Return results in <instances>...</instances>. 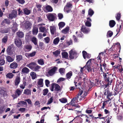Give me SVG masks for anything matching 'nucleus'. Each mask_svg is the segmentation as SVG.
Instances as JSON below:
<instances>
[{
    "label": "nucleus",
    "instance_id": "6ab92c4d",
    "mask_svg": "<svg viewBox=\"0 0 123 123\" xmlns=\"http://www.w3.org/2000/svg\"><path fill=\"white\" fill-rule=\"evenodd\" d=\"M31 41L35 45H38L37 40V38L35 37H33L31 38Z\"/></svg>",
    "mask_w": 123,
    "mask_h": 123
},
{
    "label": "nucleus",
    "instance_id": "8fccbe9b",
    "mask_svg": "<svg viewBox=\"0 0 123 123\" xmlns=\"http://www.w3.org/2000/svg\"><path fill=\"white\" fill-rule=\"evenodd\" d=\"M113 34V32L111 31H108L107 33V36L108 37H110L112 36Z\"/></svg>",
    "mask_w": 123,
    "mask_h": 123
},
{
    "label": "nucleus",
    "instance_id": "864d4df0",
    "mask_svg": "<svg viewBox=\"0 0 123 123\" xmlns=\"http://www.w3.org/2000/svg\"><path fill=\"white\" fill-rule=\"evenodd\" d=\"M65 69L63 68H60L59 69V72L62 75H63L65 73Z\"/></svg>",
    "mask_w": 123,
    "mask_h": 123
},
{
    "label": "nucleus",
    "instance_id": "cd10ccee",
    "mask_svg": "<svg viewBox=\"0 0 123 123\" xmlns=\"http://www.w3.org/2000/svg\"><path fill=\"white\" fill-rule=\"evenodd\" d=\"M72 6V4L70 2L67 3L65 7L64 10H65L67 9H70L71 8Z\"/></svg>",
    "mask_w": 123,
    "mask_h": 123
},
{
    "label": "nucleus",
    "instance_id": "72a5a7b5",
    "mask_svg": "<svg viewBox=\"0 0 123 123\" xmlns=\"http://www.w3.org/2000/svg\"><path fill=\"white\" fill-rule=\"evenodd\" d=\"M115 68H117L121 72L123 70L122 66L120 65H115L114 66Z\"/></svg>",
    "mask_w": 123,
    "mask_h": 123
},
{
    "label": "nucleus",
    "instance_id": "6e6552de",
    "mask_svg": "<svg viewBox=\"0 0 123 123\" xmlns=\"http://www.w3.org/2000/svg\"><path fill=\"white\" fill-rule=\"evenodd\" d=\"M56 16V14L55 13H49L47 15V18L51 21H54Z\"/></svg>",
    "mask_w": 123,
    "mask_h": 123
},
{
    "label": "nucleus",
    "instance_id": "49530a36",
    "mask_svg": "<svg viewBox=\"0 0 123 123\" xmlns=\"http://www.w3.org/2000/svg\"><path fill=\"white\" fill-rule=\"evenodd\" d=\"M30 75L31 76L33 79H35L36 77V73L34 72H31L30 73Z\"/></svg>",
    "mask_w": 123,
    "mask_h": 123
},
{
    "label": "nucleus",
    "instance_id": "bb28decb",
    "mask_svg": "<svg viewBox=\"0 0 123 123\" xmlns=\"http://www.w3.org/2000/svg\"><path fill=\"white\" fill-rule=\"evenodd\" d=\"M36 52L35 51L32 52L30 53H28L26 54V56L27 57L28 56L32 57L34 56L35 55Z\"/></svg>",
    "mask_w": 123,
    "mask_h": 123
},
{
    "label": "nucleus",
    "instance_id": "a19ab883",
    "mask_svg": "<svg viewBox=\"0 0 123 123\" xmlns=\"http://www.w3.org/2000/svg\"><path fill=\"white\" fill-rule=\"evenodd\" d=\"M59 41V37H57L54 40L53 43L55 44L56 45L58 44Z\"/></svg>",
    "mask_w": 123,
    "mask_h": 123
},
{
    "label": "nucleus",
    "instance_id": "0e129e2a",
    "mask_svg": "<svg viewBox=\"0 0 123 123\" xmlns=\"http://www.w3.org/2000/svg\"><path fill=\"white\" fill-rule=\"evenodd\" d=\"M44 40L46 43H49L50 41V39L48 37L45 38L44 39Z\"/></svg>",
    "mask_w": 123,
    "mask_h": 123
},
{
    "label": "nucleus",
    "instance_id": "603ef678",
    "mask_svg": "<svg viewBox=\"0 0 123 123\" xmlns=\"http://www.w3.org/2000/svg\"><path fill=\"white\" fill-rule=\"evenodd\" d=\"M53 54L55 55V56H57L60 53V51L58 50H56L55 51H53Z\"/></svg>",
    "mask_w": 123,
    "mask_h": 123
},
{
    "label": "nucleus",
    "instance_id": "9b49d317",
    "mask_svg": "<svg viewBox=\"0 0 123 123\" xmlns=\"http://www.w3.org/2000/svg\"><path fill=\"white\" fill-rule=\"evenodd\" d=\"M7 54L9 55H12L13 54V51L12 46H8L7 50Z\"/></svg>",
    "mask_w": 123,
    "mask_h": 123
},
{
    "label": "nucleus",
    "instance_id": "2eb2a0df",
    "mask_svg": "<svg viewBox=\"0 0 123 123\" xmlns=\"http://www.w3.org/2000/svg\"><path fill=\"white\" fill-rule=\"evenodd\" d=\"M22 91L23 90H19V89H17L16 92V95L14 96V95H13L14 98H16L17 97L19 96L21 94Z\"/></svg>",
    "mask_w": 123,
    "mask_h": 123
},
{
    "label": "nucleus",
    "instance_id": "1a4fd4ad",
    "mask_svg": "<svg viewBox=\"0 0 123 123\" xmlns=\"http://www.w3.org/2000/svg\"><path fill=\"white\" fill-rule=\"evenodd\" d=\"M17 15V11L15 10H13L12 11L11 13L9 14L8 18L12 19L13 18H16Z\"/></svg>",
    "mask_w": 123,
    "mask_h": 123
},
{
    "label": "nucleus",
    "instance_id": "473e14b6",
    "mask_svg": "<svg viewBox=\"0 0 123 123\" xmlns=\"http://www.w3.org/2000/svg\"><path fill=\"white\" fill-rule=\"evenodd\" d=\"M14 75L12 73H8L6 75V77L7 78L9 79L12 78L13 77Z\"/></svg>",
    "mask_w": 123,
    "mask_h": 123
},
{
    "label": "nucleus",
    "instance_id": "e2e57ef3",
    "mask_svg": "<svg viewBox=\"0 0 123 123\" xmlns=\"http://www.w3.org/2000/svg\"><path fill=\"white\" fill-rule=\"evenodd\" d=\"M53 100V98L52 97L50 98L48 100L47 104L49 105L52 102Z\"/></svg>",
    "mask_w": 123,
    "mask_h": 123
},
{
    "label": "nucleus",
    "instance_id": "052dcab7",
    "mask_svg": "<svg viewBox=\"0 0 123 123\" xmlns=\"http://www.w3.org/2000/svg\"><path fill=\"white\" fill-rule=\"evenodd\" d=\"M5 110L4 106H2L0 107V113H2Z\"/></svg>",
    "mask_w": 123,
    "mask_h": 123
},
{
    "label": "nucleus",
    "instance_id": "c9c22d12",
    "mask_svg": "<svg viewBox=\"0 0 123 123\" xmlns=\"http://www.w3.org/2000/svg\"><path fill=\"white\" fill-rule=\"evenodd\" d=\"M62 57L63 58H66L68 56V53L65 52H62Z\"/></svg>",
    "mask_w": 123,
    "mask_h": 123
},
{
    "label": "nucleus",
    "instance_id": "f704fd0d",
    "mask_svg": "<svg viewBox=\"0 0 123 123\" xmlns=\"http://www.w3.org/2000/svg\"><path fill=\"white\" fill-rule=\"evenodd\" d=\"M115 24L116 23L115 21L113 20H111L109 22V25L111 27H113Z\"/></svg>",
    "mask_w": 123,
    "mask_h": 123
},
{
    "label": "nucleus",
    "instance_id": "58836bf2",
    "mask_svg": "<svg viewBox=\"0 0 123 123\" xmlns=\"http://www.w3.org/2000/svg\"><path fill=\"white\" fill-rule=\"evenodd\" d=\"M6 57L7 61L8 62H12L14 60L10 56H6Z\"/></svg>",
    "mask_w": 123,
    "mask_h": 123
},
{
    "label": "nucleus",
    "instance_id": "774afa93",
    "mask_svg": "<svg viewBox=\"0 0 123 123\" xmlns=\"http://www.w3.org/2000/svg\"><path fill=\"white\" fill-rule=\"evenodd\" d=\"M26 110V109L25 108H21L19 109V111L22 112H24Z\"/></svg>",
    "mask_w": 123,
    "mask_h": 123
},
{
    "label": "nucleus",
    "instance_id": "37998d69",
    "mask_svg": "<svg viewBox=\"0 0 123 123\" xmlns=\"http://www.w3.org/2000/svg\"><path fill=\"white\" fill-rule=\"evenodd\" d=\"M23 11L24 13L27 15H29L30 13V10L26 8L24 9Z\"/></svg>",
    "mask_w": 123,
    "mask_h": 123
},
{
    "label": "nucleus",
    "instance_id": "09e8293b",
    "mask_svg": "<svg viewBox=\"0 0 123 123\" xmlns=\"http://www.w3.org/2000/svg\"><path fill=\"white\" fill-rule=\"evenodd\" d=\"M117 94L116 93H115L114 94L112 92H109L108 94L107 95V98L108 99H110V97L111 95H115Z\"/></svg>",
    "mask_w": 123,
    "mask_h": 123
},
{
    "label": "nucleus",
    "instance_id": "a18cd8bd",
    "mask_svg": "<svg viewBox=\"0 0 123 123\" xmlns=\"http://www.w3.org/2000/svg\"><path fill=\"white\" fill-rule=\"evenodd\" d=\"M5 61L3 58L0 57V65L1 66L3 65L5 63Z\"/></svg>",
    "mask_w": 123,
    "mask_h": 123
},
{
    "label": "nucleus",
    "instance_id": "39448f33",
    "mask_svg": "<svg viewBox=\"0 0 123 123\" xmlns=\"http://www.w3.org/2000/svg\"><path fill=\"white\" fill-rule=\"evenodd\" d=\"M69 57L71 59L76 58L77 56V52L74 49L71 50L69 52Z\"/></svg>",
    "mask_w": 123,
    "mask_h": 123
},
{
    "label": "nucleus",
    "instance_id": "de8ad7c7",
    "mask_svg": "<svg viewBox=\"0 0 123 123\" xmlns=\"http://www.w3.org/2000/svg\"><path fill=\"white\" fill-rule=\"evenodd\" d=\"M59 101L62 103H65L67 101V99L65 98H62L60 99Z\"/></svg>",
    "mask_w": 123,
    "mask_h": 123
},
{
    "label": "nucleus",
    "instance_id": "4c0bfd02",
    "mask_svg": "<svg viewBox=\"0 0 123 123\" xmlns=\"http://www.w3.org/2000/svg\"><path fill=\"white\" fill-rule=\"evenodd\" d=\"M72 75V72L71 71H70L66 74V76L67 79H70Z\"/></svg>",
    "mask_w": 123,
    "mask_h": 123
},
{
    "label": "nucleus",
    "instance_id": "dca6fc26",
    "mask_svg": "<svg viewBox=\"0 0 123 123\" xmlns=\"http://www.w3.org/2000/svg\"><path fill=\"white\" fill-rule=\"evenodd\" d=\"M38 85L39 87H42L43 86V80L42 79H38Z\"/></svg>",
    "mask_w": 123,
    "mask_h": 123
},
{
    "label": "nucleus",
    "instance_id": "412c9836",
    "mask_svg": "<svg viewBox=\"0 0 123 123\" xmlns=\"http://www.w3.org/2000/svg\"><path fill=\"white\" fill-rule=\"evenodd\" d=\"M50 29L51 33L54 34L56 31V29L54 26H51L50 27Z\"/></svg>",
    "mask_w": 123,
    "mask_h": 123
},
{
    "label": "nucleus",
    "instance_id": "393cba45",
    "mask_svg": "<svg viewBox=\"0 0 123 123\" xmlns=\"http://www.w3.org/2000/svg\"><path fill=\"white\" fill-rule=\"evenodd\" d=\"M24 93L27 95H30L31 94V91L29 89H25Z\"/></svg>",
    "mask_w": 123,
    "mask_h": 123
},
{
    "label": "nucleus",
    "instance_id": "20e7f679",
    "mask_svg": "<svg viewBox=\"0 0 123 123\" xmlns=\"http://www.w3.org/2000/svg\"><path fill=\"white\" fill-rule=\"evenodd\" d=\"M50 90L52 91H55L56 92H58L60 91L61 88L59 85L56 84H53L51 85L50 88Z\"/></svg>",
    "mask_w": 123,
    "mask_h": 123
},
{
    "label": "nucleus",
    "instance_id": "7ed1b4c3",
    "mask_svg": "<svg viewBox=\"0 0 123 123\" xmlns=\"http://www.w3.org/2000/svg\"><path fill=\"white\" fill-rule=\"evenodd\" d=\"M26 66L29 67L32 70L35 71H38L41 67L34 62L30 63L29 64H27Z\"/></svg>",
    "mask_w": 123,
    "mask_h": 123
},
{
    "label": "nucleus",
    "instance_id": "b1692460",
    "mask_svg": "<svg viewBox=\"0 0 123 123\" xmlns=\"http://www.w3.org/2000/svg\"><path fill=\"white\" fill-rule=\"evenodd\" d=\"M45 9L46 10V12H51L53 11L52 8L49 5H47L45 7Z\"/></svg>",
    "mask_w": 123,
    "mask_h": 123
},
{
    "label": "nucleus",
    "instance_id": "7c9ffc66",
    "mask_svg": "<svg viewBox=\"0 0 123 123\" xmlns=\"http://www.w3.org/2000/svg\"><path fill=\"white\" fill-rule=\"evenodd\" d=\"M69 30V28L68 27H66L63 29L62 31V32L64 34H66L68 33Z\"/></svg>",
    "mask_w": 123,
    "mask_h": 123
},
{
    "label": "nucleus",
    "instance_id": "5fc2aeb1",
    "mask_svg": "<svg viewBox=\"0 0 123 123\" xmlns=\"http://www.w3.org/2000/svg\"><path fill=\"white\" fill-rule=\"evenodd\" d=\"M8 39L7 37L6 36L2 39V42L3 43H6Z\"/></svg>",
    "mask_w": 123,
    "mask_h": 123
},
{
    "label": "nucleus",
    "instance_id": "f3484780",
    "mask_svg": "<svg viewBox=\"0 0 123 123\" xmlns=\"http://www.w3.org/2000/svg\"><path fill=\"white\" fill-rule=\"evenodd\" d=\"M18 104L21 105L22 107L25 106L27 107V106L26 102L24 101H20L18 103Z\"/></svg>",
    "mask_w": 123,
    "mask_h": 123
},
{
    "label": "nucleus",
    "instance_id": "13d9d810",
    "mask_svg": "<svg viewBox=\"0 0 123 123\" xmlns=\"http://www.w3.org/2000/svg\"><path fill=\"white\" fill-rule=\"evenodd\" d=\"M108 102H110L109 101H106L104 102L103 103V105L102 106L101 108L104 109L105 108V106L106 105L107 103Z\"/></svg>",
    "mask_w": 123,
    "mask_h": 123
},
{
    "label": "nucleus",
    "instance_id": "2f4dec72",
    "mask_svg": "<svg viewBox=\"0 0 123 123\" xmlns=\"http://www.w3.org/2000/svg\"><path fill=\"white\" fill-rule=\"evenodd\" d=\"M84 68H85V69L87 70L89 72H91V71L92 69L90 65H86L84 67Z\"/></svg>",
    "mask_w": 123,
    "mask_h": 123
},
{
    "label": "nucleus",
    "instance_id": "a878e982",
    "mask_svg": "<svg viewBox=\"0 0 123 123\" xmlns=\"http://www.w3.org/2000/svg\"><path fill=\"white\" fill-rule=\"evenodd\" d=\"M26 51H29L31 49L32 47L31 45H27L24 47Z\"/></svg>",
    "mask_w": 123,
    "mask_h": 123
},
{
    "label": "nucleus",
    "instance_id": "0eeeda50",
    "mask_svg": "<svg viewBox=\"0 0 123 123\" xmlns=\"http://www.w3.org/2000/svg\"><path fill=\"white\" fill-rule=\"evenodd\" d=\"M57 69V68L56 67H51L50 68L48 73L50 76H52L55 73Z\"/></svg>",
    "mask_w": 123,
    "mask_h": 123
},
{
    "label": "nucleus",
    "instance_id": "aec40b11",
    "mask_svg": "<svg viewBox=\"0 0 123 123\" xmlns=\"http://www.w3.org/2000/svg\"><path fill=\"white\" fill-rule=\"evenodd\" d=\"M20 81V78L19 76H17L15 81V85L17 86L19 84Z\"/></svg>",
    "mask_w": 123,
    "mask_h": 123
},
{
    "label": "nucleus",
    "instance_id": "69168bd1",
    "mask_svg": "<svg viewBox=\"0 0 123 123\" xmlns=\"http://www.w3.org/2000/svg\"><path fill=\"white\" fill-rule=\"evenodd\" d=\"M84 58L85 59L86 58V56L87 55L86 52L85 51H83L82 52Z\"/></svg>",
    "mask_w": 123,
    "mask_h": 123
},
{
    "label": "nucleus",
    "instance_id": "9d476101",
    "mask_svg": "<svg viewBox=\"0 0 123 123\" xmlns=\"http://www.w3.org/2000/svg\"><path fill=\"white\" fill-rule=\"evenodd\" d=\"M43 25H45L44 24H41L38 25L39 27V29L40 31L42 32L46 33L47 32V30L44 27H43Z\"/></svg>",
    "mask_w": 123,
    "mask_h": 123
},
{
    "label": "nucleus",
    "instance_id": "c03bdc74",
    "mask_svg": "<svg viewBox=\"0 0 123 123\" xmlns=\"http://www.w3.org/2000/svg\"><path fill=\"white\" fill-rule=\"evenodd\" d=\"M22 59V57L21 55H18L16 56V60L18 62H19Z\"/></svg>",
    "mask_w": 123,
    "mask_h": 123
},
{
    "label": "nucleus",
    "instance_id": "f03ea898",
    "mask_svg": "<svg viewBox=\"0 0 123 123\" xmlns=\"http://www.w3.org/2000/svg\"><path fill=\"white\" fill-rule=\"evenodd\" d=\"M87 94V92H86L84 91L81 90L78 94V96L74 98H73L72 99L71 102L68 105L72 104L78 102V98H79V96L82 95L81 96V98H84Z\"/></svg>",
    "mask_w": 123,
    "mask_h": 123
},
{
    "label": "nucleus",
    "instance_id": "f8f14e48",
    "mask_svg": "<svg viewBox=\"0 0 123 123\" xmlns=\"http://www.w3.org/2000/svg\"><path fill=\"white\" fill-rule=\"evenodd\" d=\"M86 21L85 22V25L86 26L90 27L91 25L92 20L89 17H87Z\"/></svg>",
    "mask_w": 123,
    "mask_h": 123
},
{
    "label": "nucleus",
    "instance_id": "680f3d73",
    "mask_svg": "<svg viewBox=\"0 0 123 123\" xmlns=\"http://www.w3.org/2000/svg\"><path fill=\"white\" fill-rule=\"evenodd\" d=\"M0 93L2 95H5V91L3 90L0 88Z\"/></svg>",
    "mask_w": 123,
    "mask_h": 123
},
{
    "label": "nucleus",
    "instance_id": "338daca9",
    "mask_svg": "<svg viewBox=\"0 0 123 123\" xmlns=\"http://www.w3.org/2000/svg\"><path fill=\"white\" fill-rule=\"evenodd\" d=\"M25 100L27 101L28 104L32 105V102L31 100L29 99H27Z\"/></svg>",
    "mask_w": 123,
    "mask_h": 123
},
{
    "label": "nucleus",
    "instance_id": "4be33fe9",
    "mask_svg": "<svg viewBox=\"0 0 123 123\" xmlns=\"http://www.w3.org/2000/svg\"><path fill=\"white\" fill-rule=\"evenodd\" d=\"M10 29V28H6L4 29H1L0 30V32L3 33H7L9 31Z\"/></svg>",
    "mask_w": 123,
    "mask_h": 123
},
{
    "label": "nucleus",
    "instance_id": "bf43d9fd",
    "mask_svg": "<svg viewBox=\"0 0 123 123\" xmlns=\"http://www.w3.org/2000/svg\"><path fill=\"white\" fill-rule=\"evenodd\" d=\"M3 22L6 23V24H9L10 23V20L7 19H5L3 21Z\"/></svg>",
    "mask_w": 123,
    "mask_h": 123
},
{
    "label": "nucleus",
    "instance_id": "6e6d98bb",
    "mask_svg": "<svg viewBox=\"0 0 123 123\" xmlns=\"http://www.w3.org/2000/svg\"><path fill=\"white\" fill-rule=\"evenodd\" d=\"M85 68H84V67L83 68H81L80 69V71L79 72V74L80 75H82L83 74V72L85 70Z\"/></svg>",
    "mask_w": 123,
    "mask_h": 123
},
{
    "label": "nucleus",
    "instance_id": "a211bd4d",
    "mask_svg": "<svg viewBox=\"0 0 123 123\" xmlns=\"http://www.w3.org/2000/svg\"><path fill=\"white\" fill-rule=\"evenodd\" d=\"M10 66L11 68L14 69L17 67L18 64L16 62H14L10 64Z\"/></svg>",
    "mask_w": 123,
    "mask_h": 123
},
{
    "label": "nucleus",
    "instance_id": "4d7b16f0",
    "mask_svg": "<svg viewBox=\"0 0 123 123\" xmlns=\"http://www.w3.org/2000/svg\"><path fill=\"white\" fill-rule=\"evenodd\" d=\"M117 20L119 21L121 18V14L119 13H118L117 14V15L116 17Z\"/></svg>",
    "mask_w": 123,
    "mask_h": 123
},
{
    "label": "nucleus",
    "instance_id": "f257e3e1",
    "mask_svg": "<svg viewBox=\"0 0 123 123\" xmlns=\"http://www.w3.org/2000/svg\"><path fill=\"white\" fill-rule=\"evenodd\" d=\"M103 76L106 82V87H108L109 85H111L112 82V75L111 74H109L108 73H106V74L103 73Z\"/></svg>",
    "mask_w": 123,
    "mask_h": 123
},
{
    "label": "nucleus",
    "instance_id": "423d86ee",
    "mask_svg": "<svg viewBox=\"0 0 123 123\" xmlns=\"http://www.w3.org/2000/svg\"><path fill=\"white\" fill-rule=\"evenodd\" d=\"M32 24L31 22L27 21L24 22L22 24H21L22 27L25 28V29H29L31 28Z\"/></svg>",
    "mask_w": 123,
    "mask_h": 123
},
{
    "label": "nucleus",
    "instance_id": "5701e85b",
    "mask_svg": "<svg viewBox=\"0 0 123 123\" xmlns=\"http://www.w3.org/2000/svg\"><path fill=\"white\" fill-rule=\"evenodd\" d=\"M29 71V69L25 67L22 69L21 72L23 73L28 74Z\"/></svg>",
    "mask_w": 123,
    "mask_h": 123
},
{
    "label": "nucleus",
    "instance_id": "e433bc0d",
    "mask_svg": "<svg viewBox=\"0 0 123 123\" xmlns=\"http://www.w3.org/2000/svg\"><path fill=\"white\" fill-rule=\"evenodd\" d=\"M37 62L39 64L41 65H43L44 64V60L43 59H38Z\"/></svg>",
    "mask_w": 123,
    "mask_h": 123
},
{
    "label": "nucleus",
    "instance_id": "79ce46f5",
    "mask_svg": "<svg viewBox=\"0 0 123 123\" xmlns=\"http://www.w3.org/2000/svg\"><path fill=\"white\" fill-rule=\"evenodd\" d=\"M17 36L20 38H22L24 36V34L22 32L19 31L17 33Z\"/></svg>",
    "mask_w": 123,
    "mask_h": 123
},
{
    "label": "nucleus",
    "instance_id": "c85d7f7f",
    "mask_svg": "<svg viewBox=\"0 0 123 123\" xmlns=\"http://www.w3.org/2000/svg\"><path fill=\"white\" fill-rule=\"evenodd\" d=\"M88 12V14L87 16L88 17H89L88 16H90L91 17L94 13L93 11L91 8L89 9Z\"/></svg>",
    "mask_w": 123,
    "mask_h": 123
},
{
    "label": "nucleus",
    "instance_id": "ddd939ff",
    "mask_svg": "<svg viewBox=\"0 0 123 123\" xmlns=\"http://www.w3.org/2000/svg\"><path fill=\"white\" fill-rule=\"evenodd\" d=\"M81 30L84 33H87L89 32L90 31L89 28H87L85 26H82Z\"/></svg>",
    "mask_w": 123,
    "mask_h": 123
},
{
    "label": "nucleus",
    "instance_id": "4468645a",
    "mask_svg": "<svg viewBox=\"0 0 123 123\" xmlns=\"http://www.w3.org/2000/svg\"><path fill=\"white\" fill-rule=\"evenodd\" d=\"M15 43L16 45L18 47H20L22 44L21 40L19 38L16 39L15 40Z\"/></svg>",
    "mask_w": 123,
    "mask_h": 123
},
{
    "label": "nucleus",
    "instance_id": "ea45409f",
    "mask_svg": "<svg viewBox=\"0 0 123 123\" xmlns=\"http://www.w3.org/2000/svg\"><path fill=\"white\" fill-rule=\"evenodd\" d=\"M65 24L64 22H60L58 24L59 29L61 30L62 28L65 26Z\"/></svg>",
    "mask_w": 123,
    "mask_h": 123
},
{
    "label": "nucleus",
    "instance_id": "3c124183",
    "mask_svg": "<svg viewBox=\"0 0 123 123\" xmlns=\"http://www.w3.org/2000/svg\"><path fill=\"white\" fill-rule=\"evenodd\" d=\"M48 92V90L47 89H45L43 90V95L45 96L47 94Z\"/></svg>",
    "mask_w": 123,
    "mask_h": 123
},
{
    "label": "nucleus",
    "instance_id": "c756f323",
    "mask_svg": "<svg viewBox=\"0 0 123 123\" xmlns=\"http://www.w3.org/2000/svg\"><path fill=\"white\" fill-rule=\"evenodd\" d=\"M38 32V28L37 27H34L33 28V35H36Z\"/></svg>",
    "mask_w": 123,
    "mask_h": 123
}]
</instances>
